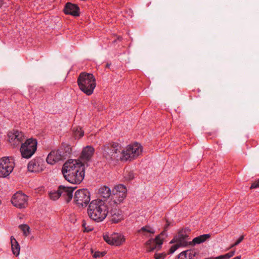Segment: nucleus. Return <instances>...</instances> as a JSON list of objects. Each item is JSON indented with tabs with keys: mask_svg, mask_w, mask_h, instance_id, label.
Returning <instances> with one entry per match:
<instances>
[{
	"mask_svg": "<svg viewBox=\"0 0 259 259\" xmlns=\"http://www.w3.org/2000/svg\"><path fill=\"white\" fill-rule=\"evenodd\" d=\"M235 252V250H232L225 254L217 256V257H215V258L216 259H229V258H231V257H232L234 255Z\"/></svg>",
	"mask_w": 259,
	"mask_h": 259,
	"instance_id": "obj_30",
	"label": "nucleus"
},
{
	"mask_svg": "<svg viewBox=\"0 0 259 259\" xmlns=\"http://www.w3.org/2000/svg\"><path fill=\"white\" fill-rule=\"evenodd\" d=\"M111 198L109 204L112 206H117L123 202L126 196L127 189L123 185H118L112 190Z\"/></svg>",
	"mask_w": 259,
	"mask_h": 259,
	"instance_id": "obj_4",
	"label": "nucleus"
},
{
	"mask_svg": "<svg viewBox=\"0 0 259 259\" xmlns=\"http://www.w3.org/2000/svg\"><path fill=\"white\" fill-rule=\"evenodd\" d=\"M112 192L111 191L110 189L106 186L101 187L99 189V194L101 197L107 199L109 198L110 196L111 197Z\"/></svg>",
	"mask_w": 259,
	"mask_h": 259,
	"instance_id": "obj_25",
	"label": "nucleus"
},
{
	"mask_svg": "<svg viewBox=\"0 0 259 259\" xmlns=\"http://www.w3.org/2000/svg\"><path fill=\"white\" fill-rule=\"evenodd\" d=\"M77 82L79 89L88 96L93 93L96 86V80L94 75L85 72L79 74Z\"/></svg>",
	"mask_w": 259,
	"mask_h": 259,
	"instance_id": "obj_2",
	"label": "nucleus"
},
{
	"mask_svg": "<svg viewBox=\"0 0 259 259\" xmlns=\"http://www.w3.org/2000/svg\"><path fill=\"white\" fill-rule=\"evenodd\" d=\"M197 254L196 251L193 249H188L181 252L177 259H196Z\"/></svg>",
	"mask_w": 259,
	"mask_h": 259,
	"instance_id": "obj_21",
	"label": "nucleus"
},
{
	"mask_svg": "<svg viewBox=\"0 0 259 259\" xmlns=\"http://www.w3.org/2000/svg\"><path fill=\"white\" fill-rule=\"evenodd\" d=\"M112 235L109 236L108 235H104L103 238L104 240L109 244L113 245V241L112 240Z\"/></svg>",
	"mask_w": 259,
	"mask_h": 259,
	"instance_id": "obj_33",
	"label": "nucleus"
},
{
	"mask_svg": "<svg viewBox=\"0 0 259 259\" xmlns=\"http://www.w3.org/2000/svg\"><path fill=\"white\" fill-rule=\"evenodd\" d=\"M90 193L86 189L76 191L74 196V202L79 207H85L90 201Z\"/></svg>",
	"mask_w": 259,
	"mask_h": 259,
	"instance_id": "obj_7",
	"label": "nucleus"
},
{
	"mask_svg": "<svg viewBox=\"0 0 259 259\" xmlns=\"http://www.w3.org/2000/svg\"><path fill=\"white\" fill-rule=\"evenodd\" d=\"M243 239V236H240L237 240L233 244L231 245V248L237 245H238Z\"/></svg>",
	"mask_w": 259,
	"mask_h": 259,
	"instance_id": "obj_37",
	"label": "nucleus"
},
{
	"mask_svg": "<svg viewBox=\"0 0 259 259\" xmlns=\"http://www.w3.org/2000/svg\"><path fill=\"white\" fill-rule=\"evenodd\" d=\"M28 170L32 172L42 171L44 168L43 161L39 158L32 159L28 164Z\"/></svg>",
	"mask_w": 259,
	"mask_h": 259,
	"instance_id": "obj_14",
	"label": "nucleus"
},
{
	"mask_svg": "<svg viewBox=\"0 0 259 259\" xmlns=\"http://www.w3.org/2000/svg\"><path fill=\"white\" fill-rule=\"evenodd\" d=\"M85 166L78 169L77 171H73L70 174H66L64 177L65 179L70 183L74 184H80L84 177Z\"/></svg>",
	"mask_w": 259,
	"mask_h": 259,
	"instance_id": "obj_12",
	"label": "nucleus"
},
{
	"mask_svg": "<svg viewBox=\"0 0 259 259\" xmlns=\"http://www.w3.org/2000/svg\"><path fill=\"white\" fill-rule=\"evenodd\" d=\"M135 178V175L133 171L126 170L124 174V178L127 181H130Z\"/></svg>",
	"mask_w": 259,
	"mask_h": 259,
	"instance_id": "obj_29",
	"label": "nucleus"
},
{
	"mask_svg": "<svg viewBox=\"0 0 259 259\" xmlns=\"http://www.w3.org/2000/svg\"><path fill=\"white\" fill-rule=\"evenodd\" d=\"M110 65H111L110 63H107L106 65V68H109Z\"/></svg>",
	"mask_w": 259,
	"mask_h": 259,
	"instance_id": "obj_40",
	"label": "nucleus"
},
{
	"mask_svg": "<svg viewBox=\"0 0 259 259\" xmlns=\"http://www.w3.org/2000/svg\"><path fill=\"white\" fill-rule=\"evenodd\" d=\"M103 156L109 161L118 160L121 156L122 149L117 143L106 144L102 148Z\"/></svg>",
	"mask_w": 259,
	"mask_h": 259,
	"instance_id": "obj_3",
	"label": "nucleus"
},
{
	"mask_svg": "<svg viewBox=\"0 0 259 259\" xmlns=\"http://www.w3.org/2000/svg\"><path fill=\"white\" fill-rule=\"evenodd\" d=\"M166 256L165 254L163 253H155L154 255V258L155 259H164Z\"/></svg>",
	"mask_w": 259,
	"mask_h": 259,
	"instance_id": "obj_38",
	"label": "nucleus"
},
{
	"mask_svg": "<svg viewBox=\"0 0 259 259\" xmlns=\"http://www.w3.org/2000/svg\"><path fill=\"white\" fill-rule=\"evenodd\" d=\"M10 239L13 253L17 256L20 253V246L14 236H12Z\"/></svg>",
	"mask_w": 259,
	"mask_h": 259,
	"instance_id": "obj_24",
	"label": "nucleus"
},
{
	"mask_svg": "<svg viewBox=\"0 0 259 259\" xmlns=\"http://www.w3.org/2000/svg\"><path fill=\"white\" fill-rule=\"evenodd\" d=\"M19 228L23 231L25 236H27L30 234V227L28 225L22 224L19 226Z\"/></svg>",
	"mask_w": 259,
	"mask_h": 259,
	"instance_id": "obj_28",
	"label": "nucleus"
},
{
	"mask_svg": "<svg viewBox=\"0 0 259 259\" xmlns=\"http://www.w3.org/2000/svg\"><path fill=\"white\" fill-rule=\"evenodd\" d=\"M108 208L104 201L97 199L92 200L89 204L88 215L92 220L100 222L106 218L108 213Z\"/></svg>",
	"mask_w": 259,
	"mask_h": 259,
	"instance_id": "obj_1",
	"label": "nucleus"
},
{
	"mask_svg": "<svg viewBox=\"0 0 259 259\" xmlns=\"http://www.w3.org/2000/svg\"><path fill=\"white\" fill-rule=\"evenodd\" d=\"M49 196L50 198L53 200H57L61 197L60 193H59L58 189L56 191L50 192Z\"/></svg>",
	"mask_w": 259,
	"mask_h": 259,
	"instance_id": "obj_31",
	"label": "nucleus"
},
{
	"mask_svg": "<svg viewBox=\"0 0 259 259\" xmlns=\"http://www.w3.org/2000/svg\"><path fill=\"white\" fill-rule=\"evenodd\" d=\"M180 247L182 246L180 245H179L178 243H176V244L172 245L169 249V253H173L177 249H178Z\"/></svg>",
	"mask_w": 259,
	"mask_h": 259,
	"instance_id": "obj_35",
	"label": "nucleus"
},
{
	"mask_svg": "<svg viewBox=\"0 0 259 259\" xmlns=\"http://www.w3.org/2000/svg\"><path fill=\"white\" fill-rule=\"evenodd\" d=\"M27 196L22 192L16 193L11 199V202L14 206L19 208H24L28 205Z\"/></svg>",
	"mask_w": 259,
	"mask_h": 259,
	"instance_id": "obj_13",
	"label": "nucleus"
},
{
	"mask_svg": "<svg viewBox=\"0 0 259 259\" xmlns=\"http://www.w3.org/2000/svg\"><path fill=\"white\" fill-rule=\"evenodd\" d=\"M84 135V132L80 128L78 130H76L74 133V136L75 138H80L83 137Z\"/></svg>",
	"mask_w": 259,
	"mask_h": 259,
	"instance_id": "obj_34",
	"label": "nucleus"
},
{
	"mask_svg": "<svg viewBox=\"0 0 259 259\" xmlns=\"http://www.w3.org/2000/svg\"><path fill=\"white\" fill-rule=\"evenodd\" d=\"M63 12L65 14L70 15L74 17H78L80 15V9L79 7L76 4L69 2L65 4Z\"/></svg>",
	"mask_w": 259,
	"mask_h": 259,
	"instance_id": "obj_16",
	"label": "nucleus"
},
{
	"mask_svg": "<svg viewBox=\"0 0 259 259\" xmlns=\"http://www.w3.org/2000/svg\"><path fill=\"white\" fill-rule=\"evenodd\" d=\"M14 162L12 157H4L0 159V177L6 178L12 172Z\"/></svg>",
	"mask_w": 259,
	"mask_h": 259,
	"instance_id": "obj_8",
	"label": "nucleus"
},
{
	"mask_svg": "<svg viewBox=\"0 0 259 259\" xmlns=\"http://www.w3.org/2000/svg\"><path fill=\"white\" fill-rule=\"evenodd\" d=\"M3 3L2 1L0 0V7L2 6Z\"/></svg>",
	"mask_w": 259,
	"mask_h": 259,
	"instance_id": "obj_41",
	"label": "nucleus"
},
{
	"mask_svg": "<svg viewBox=\"0 0 259 259\" xmlns=\"http://www.w3.org/2000/svg\"><path fill=\"white\" fill-rule=\"evenodd\" d=\"M1 203H2V201H1V200H0V205L1 204Z\"/></svg>",
	"mask_w": 259,
	"mask_h": 259,
	"instance_id": "obj_43",
	"label": "nucleus"
},
{
	"mask_svg": "<svg viewBox=\"0 0 259 259\" xmlns=\"http://www.w3.org/2000/svg\"><path fill=\"white\" fill-rule=\"evenodd\" d=\"M11 140V142L12 143L14 146H17L24 143L23 142H25L26 140L24 134L22 132L16 131L13 134Z\"/></svg>",
	"mask_w": 259,
	"mask_h": 259,
	"instance_id": "obj_19",
	"label": "nucleus"
},
{
	"mask_svg": "<svg viewBox=\"0 0 259 259\" xmlns=\"http://www.w3.org/2000/svg\"><path fill=\"white\" fill-rule=\"evenodd\" d=\"M112 240L113 241V245L119 246L122 244L125 240L123 236L118 234H112Z\"/></svg>",
	"mask_w": 259,
	"mask_h": 259,
	"instance_id": "obj_26",
	"label": "nucleus"
},
{
	"mask_svg": "<svg viewBox=\"0 0 259 259\" xmlns=\"http://www.w3.org/2000/svg\"><path fill=\"white\" fill-rule=\"evenodd\" d=\"M37 145V142L36 139H27L21 146L20 152L22 157L27 159L30 158L35 152Z\"/></svg>",
	"mask_w": 259,
	"mask_h": 259,
	"instance_id": "obj_6",
	"label": "nucleus"
},
{
	"mask_svg": "<svg viewBox=\"0 0 259 259\" xmlns=\"http://www.w3.org/2000/svg\"><path fill=\"white\" fill-rule=\"evenodd\" d=\"M106 254V252H100V251H96L93 255L94 257L97 258L100 257H102L104 256Z\"/></svg>",
	"mask_w": 259,
	"mask_h": 259,
	"instance_id": "obj_36",
	"label": "nucleus"
},
{
	"mask_svg": "<svg viewBox=\"0 0 259 259\" xmlns=\"http://www.w3.org/2000/svg\"><path fill=\"white\" fill-rule=\"evenodd\" d=\"M210 237L209 234H206L200 235L198 237L194 238L192 241H190V245H195L199 244L206 241Z\"/></svg>",
	"mask_w": 259,
	"mask_h": 259,
	"instance_id": "obj_23",
	"label": "nucleus"
},
{
	"mask_svg": "<svg viewBox=\"0 0 259 259\" xmlns=\"http://www.w3.org/2000/svg\"><path fill=\"white\" fill-rule=\"evenodd\" d=\"M142 152V147L140 144L136 143L127 146L125 150L122 149L121 160H130L137 157Z\"/></svg>",
	"mask_w": 259,
	"mask_h": 259,
	"instance_id": "obj_5",
	"label": "nucleus"
},
{
	"mask_svg": "<svg viewBox=\"0 0 259 259\" xmlns=\"http://www.w3.org/2000/svg\"><path fill=\"white\" fill-rule=\"evenodd\" d=\"M170 226V223L166 221V224L164 228V230L157 236L154 239H150L146 242V244L149 246V251H151L157 248H160L163 243V238L161 237L163 236H166V232L167 231L168 227Z\"/></svg>",
	"mask_w": 259,
	"mask_h": 259,
	"instance_id": "obj_10",
	"label": "nucleus"
},
{
	"mask_svg": "<svg viewBox=\"0 0 259 259\" xmlns=\"http://www.w3.org/2000/svg\"><path fill=\"white\" fill-rule=\"evenodd\" d=\"M59 150L63 160L69 156L72 153V148L70 145L65 143L61 144L59 148Z\"/></svg>",
	"mask_w": 259,
	"mask_h": 259,
	"instance_id": "obj_20",
	"label": "nucleus"
},
{
	"mask_svg": "<svg viewBox=\"0 0 259 259\" xmlns=\"http://www.w3.org/2000/svg\"><path fill=\"white\" fill-rule=\"evenodd\" d=\"M75 188L71 187H66L63 185H60L58 187L59 192L60 196L63 197L67 203H68L72 199L73 197V191Z\"/></svg>",
	"mask_w": 259,
	"mask_h": 259,
	"instance_id": "obj_15",
	"label": "nucleus"
},
{
	"mask_svg": "<svg viewBox=\"0 0 259 259\" xmlns=\"http://www.w3.org/2000/svg\"><path fill=\"white\" fill-rule=\"evenodd\" d=\"M190 230L188 228L183 229L179 231L178 235L170 242V243H178L182 247L187 246L190 245L189 234Z\"/></svg>",
	"mask_w": 259,
	"mask_h": 259,
	"instance_id": "obj_11",
	"label": "nucleus"
},
{
	"mask_svg": "<svg viewBox=\"0 0 259 259\" xmlns=\"http://www.w3.org/2000/svg\"><path fill=\"white\" fill-rule=\"evenodd\" d=\"M111 221L114 223H117L123 219V215L119 209H112L110 211Z\"/></svg>",
	"mask_w": 259,
	"mask_h": 259,
	"instance_id": "obj_22",
	"label": "nucleus"
},
{
	"mask_svg": "<svg viewBox=\"0 0 259 259\" xmlns=\"http://www.w3.org/2000/svg\"><path fill=\"white\" fill-rule=\"evenodd\" d=\"M118 40H121V37H120V36H119V37H118Z\"/></svg>",
	"mask_w": 259,
	"mask_h": 259,
	"instance_id": "obj_42",
	"label": "nucleus"
},
{
	"mask_svg": "<svg viewBox=\"0 0 259 259\" xmlns=\"http://www.w3.org/2000/svg\"><path fill=\"white\" fill-rule=\"evenodd\" d=\"M82 227L83 228L84 232H89L93 230V227L92 226L87 225L86 222L84 220L82 221Z\"/></svg>",
	"mask_w": 259,
	"mask_h": 259,
	"instance_id": "obj_32",
	"label": "nucleus"
},
{
	"mask_svg": "<svg viewBox=\"0 0 259 259\" xmlns=\"http://www.w3.org/2000/svg\"><path fill=\"white\" fill-rule=\"evenodd\" d=\"M138 233L144 236H148V233L153 234L155 233V231L150 226L146 225L142 227L141 229L138 231Z\"/></svg>",
	"mask_w": 259,
	"mask_h": 259,
	"instance_id": "obj_27",
	"label": "nucleus"
},
{
	"mask_svg": "<svg viewBox=\"0 0 259 259\" xmlns=\"http://www.w3.org/2000/svg\"><path fill=\"white\" fill-rule=\"evenodd\" d=\"M259 187V180L255 181L252 183L250 188L254 189Z\"/></svg>",
	"mask_w": 259,
	"mask_h": 259,
	"instance_id": "obj_39",
	"label": "nucleus"
},
{
	"mask_svg": "<svg viewBox=\"0 0 259 259\" xmlns=\"http://www.w3.org/2000/svg\"><path fill=\"white\" fill-rule=\"evenodd\" d=\"M94 152L95 149L92 146H87L83 148L79 156V158L83 162H88L91 160L94 154Z\"/></svg>",
	"mask_w": 259,
	"mask_h": 259,
	"instance_id": "obj_17",
	"label": "nucleus"
},
{
	"mask_svg": "<svg viewBox=\"0 0 259 259\" xmlns=\"http://www.w3.org/2000/svg\"><path fill=\"white\" fill-rule=\"evenodd\" d=\"M84 166V164L79 159H69L66 161L62 167V173L63 177L66 176V174L77 171L78 169Z\"/></svg>",
	"mask_w": 259,
	"mask_h": 259,
	"instance_id": "obj_9",
	"label": "nucleus"
},
{
	"mask_svg": "<svg viewBox=\"0 0 259 259\" xmlns=\"http://www.w3.org/2000/svg\"><path fill=\"white\" fill-rule=\"evenodd\" d=\"M62 160L63 159L59 149L57 150H55L51 151L46 159V161L48 163L52 165L55 164L56 162L60 160Z\"/></svg>",
	"mask_w": 259,
	"mask_h": 259,
	"instance_id": "obj_18",
	"label": "nucleus"
}]
</instances>
